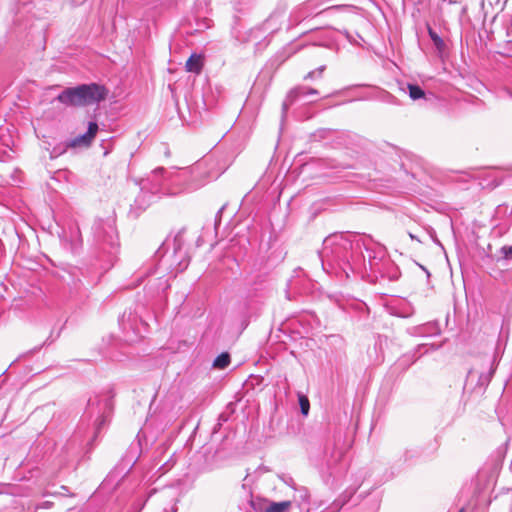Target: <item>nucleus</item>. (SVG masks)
Segmentation results:
<instances>
[{"mask_svg":"<svg viewBox=\"0 0 512 512\" xmlns=\"http://www.w3.org/2000/svg\"><path fill=\"white\" fill-rule=\"evenodd\" d=\"M359 251V244L354 247L353 242L343 234L330 235L323 241V248L320 252L322 263L329 265L338 264L345 272L342 265H349L351 268L356 265V254Z\"/></svg>","mask_w":512,"mask_h":512,"instance_id":"f257e3e1","label":"nucleus"},{"mask_svg":"<svg viewBox=\"0 0 512 512\" xmlns=\"http://www.w3.org/2000/svg\"><path fill=\"white\" fill-rule=\"evenodd\" d=\"M108 95V90L99 84H82L63 90L57 100L70 106H88L99 103Z\"/></svg>","mask_w":512,"mask_h":512,"instance_id":"f03ea898","label":"nucleus"},{"mask_svg":"<svg viewBox=\"0 0 512 512\" xmlns=\"http://www.w3.org/2000/svg\"><path fill=\"white\" fill-rule=\"evenodd\" d=\"M113 409L112 396L105 395L101 398L96 397L90 399L88 402V411L91 415L97 414L95 420L96 433H99L101 428L105 425L108 416Z\"/></svg>","mask_w":512,"mask_h":512,"instance_id":"7ed1b4c3","label":"nucleus"},{"mask_svg":"<svg viewBox=\"0 0 512 512\" xmlns=\"http://www.w3.org/2000/svg\"><path fill=\"white\" fill-rule=\"evenodd\" d=\"M184 230L179 231L174 239H173V258L174 263L176 264L175 270L177 272L183 271L188 267L189 264V256L187 251L184 249L185 240H184Z\"/></svg>","mask_w":512,"mask_h":512,"instance_id":"20e7f679","label":"nucleus"},{"mask_svg":"<svg viewBox=\"0 0 512 512\" xmlns=\"http://www.w3.org/2000/svg\"><path fill=\"white\" fill-rule=\"evenodd\" d=\"M306 95H318V91L314 88H309V87H305V86H297V87H294L293 89H291L288 92V94L282 104L283 114H285L287 112L289 107L297 99L304 97Z\"/></svg>","mask_w":512,"mask_h":512,"instance_id":"39448f33","label":"nucleus"},{"mask_svg":"<svg viewBox=\"0 0 512 512\" xmlns=\"http://www.w3.org/2000/svg\"><path fill=\"white\" fill-rule=\"evenodd\" d=\"M69 230H70V235L68 237L65 232L64 236H63V242L65 243V245L68 246V248L72 252H76L82 245L81 232H80V229L76 225L71 226L69 228Z\"/></svg>","mask_w":512,"mask_h":512,"instance_id":"423d86ee","label":"nucleus"},{"mask_svg":"<svg viewBox=\"0 0 512 512\" xmlns=\"http://www.w3.org/2000/svg\"><path fill=\"white\" fill-rule=\"evenodd\" d=\"M98 131V124L96 122H89L88 124V130L85 134L76 137L74 140L71 141L69 146L75 147L80 144L89 145L94 137L96 136V133Z\"/></svg>","mask_w":512,"mask_h":512,"instance_id":"0eeeda50","label":"nucleus"},{"mask_svg":"<svg viewBox=\"0 0 512 512\" xmlns=\"http://www.w3.org/2000/svg\"><path fill=\"white\" fill-rule=\"evenodd\" d=\"M203 63L200 55L192 54L186 62V70L188 72L200 73Z\"/></svg>","mask_w":512,"mask_h":512,"instance_id":"6e6552de","label":"nucleus"},{"mask_svg":"<svg viewBox=\"0 0 512 512\" xmlns=\"http://www.w3.org/2000/svg\"><path fill=\"white\" fill-rule=\"evenodd\" d=\"M290 506V501L271 502L263 512H286Z\"/></svg>","mask_w":512,"mask_h":512,"instance_id":"1a4fd4ad","label":"nucleus"},{"mask_svg":"<svg viewBox=\"0 0 512 512\" xmlns=\"http://www.w3.org/2000/svg\"><path fill=\"white\" fill-rule=\"evenodd\" d=\"M407 88L411 99L418 100L424 98L425 92L420 86L415 84H408Z\"/></svg>","mask_w":512,"mask_h":512,"instance_id":"9d476101","label":"nucleus"},{"mask_svg":"<svg viewBox=\"0 0 512 512\" xmlns=\"http://www.w3.org/2000/svg\"><path fill=\"white\" fill-rule=\"evenodd\" d=\"M229 363L230 355L228 353H222L215 358L213 362V367L218 369H224L229 365Z\"/></svg>","mask_w":512,"mask_h":512,"instance_id":"9b49d317","label":"nucleus"},{"mask_svg":"<svg viewBox=\"0 0 512 512\" xmlns=\"http://www.w3.org/2000/svg\"><path fill=\"white\" fill-rule=\"evenodd\" d=\"M428 34L437 50L442 51L445 48L443 39L430 27L428 28Z\"/></svg>","mask_w":512,"mask_h":512,"instance_id":"f8f14e48","label":"nucleus"},{"mask_svg":"<svg viewBox=\"0 0 512 512\" xmlns=\"http://www.w3.org/2000/svg\"><path fill=\"white\" fill-rule=\"evenodd\" d=\"M299 405L301 409V413L304 416H307L310 409V403L308 398L305 395L299 394Z\"/></svg>","mask_w":512,"mask_h":512,"instance_id":"ddd939ff","label":"nucleus"},{"mask_svg":"<svg viewBox=\"0 0 512 512\" xmlns=\"http://www.w3.org/2000/svg\"><path fill=\"white\" fill-rule=\"evenodd\" d=\"M326 69V66L325 65H322L320 67H318L316 70H313V71H310L305 77L304 79L305 80H308V79H313L315 77H321L322 76V73L324 72V70Z\"/></svg>","mask_w":512,"mask_h":512,"instance_id":"4468645a","label":"nucleus"},{"mask_svg":"<svg viewBox=\"0 0 512 512\" xmlns=\"http://www.w3.org/2000/svg\"><path fill=\"white\" fill-rule=\"evenodd\" d=\"M493 373H494V370L490 369V371L488 373L481 374L479 377V384H481L482 386L488 385V383L490 382V380L492 378Z\"/></svg>","mask_w":512,"mask_h":512,"instance_id":"2eb2a0df","label":"nucleus"},{"mask_svg":"<svg viewBox=\"0 0 512 512\" xmlns=\"http://www.w3.org/2000/svg\"><path fill=\"white\" fill-rule=\"evenodd\" d=\"M167 172L164 168H157L153 171V177L156 179L158 176H161L164 180L167 179Z\"/></svg>","mask_w":512,"mask_h":512,"instance_id":"dca6fc26","label":"nucleus"},{"mask_svg":"<svg viewBox=\"0 0 512 512\" xmlns=\"http://www.w3.org/2000/svg\"><path fill=\"white\" fill-rule=\"evenodd\" d=\"M64 151H65V149L60 150V151H57V150H56V148H55V149L53 150V153H54V155H55V156H58V155H60L61 153H63Z\"/></svg>","mask_w":512,"mask_h":512,"instance_id":"f3484780","label":"nucleus"},{"mask_svg":"<svg viewBox=\"0 0 512 512\" xmlns=\"http://www.w3.org/2000/svg\"><path fill=\"white\" fill-rule=\"evenodd\" d=\"M508 254L512 256V247L508 248Z\"/></svg>","mask_w":512,"mask_h":512,"instance_id":"a211bd4d","label":"nucleus"}]
</instances>
